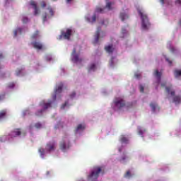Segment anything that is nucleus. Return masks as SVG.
Masks as SVG:
<instances>
[{
    "label": "nucleus",
    "instance_id": "c756f323",
    "mask_svg": "<svg viewBox=\"0 0 181 181\" xmlns=\"http://www.w3.org/2000/svg\"><path fill=\"white\" fill-rule=\"evenodd\" d=\"M43 111H45V110H38L37 112H35V115H37V117H40V115L43 114Z\"/></svg>",
    "mask_w": 181,
    "mask_h": 181
},
{
    "label": "nucleus",
    "instance_id": "393cba45",
    "mask_svg": "<svg viewBox=\"0 0 181 181\" xmlns=\"http://www.w3.org/2000/svg\"><path fill=\"white\" fill-rule=\"evenodd\" d=\"M119 18L122 19V21L124 22V21H125V18H128V16L125 13H121Z\"/></svg>",
    "mask_w": 181,
    "mask_h": 181
},
{
    "label": "nucleus",
    "instance_id": "4be33fe9",
    "mask_svg": "<svg viewBox=\"0 0 181 181\" xmlns=\"http://www.w3.org/2000/svg\"><path fill=\"white\" fill-rule=\"evenodd\" d=\"M105 50H106L107 53H112V52H114V48L112 47V45L105 47Z\"/></svg>",
    "mask_w": 181,
    "mask_h": 181
},
{
    "label": "nucleus",
    "instance_id": "7ed1b4c3",
    "mask_svg": "<svg viewBox=\"0 0 181 181\" xmlns=\"http://www.w3.org/2000/svg\"><path fill=\"white\" fill-rule=\"evenodd\" d=\"M113 104L118 110H121V108L125 107V100L122 98H115L113 100Z\"/></svg>",
    "mask_w": 181,
    "mask_h": 181
},
{
    "label": "nucleus",
    "instance_id": "4c0bfd02",
    "mask_svg": "<svg viewBox=\"0 0 181 181\" xmlns=\"http://www.w3.org/2000/svg\"><path fill=\"white\" fill-rule=\"evenodd\" d=\"M70 98H74V97H76V92H72L70 95H69Z\"/></svg>",
    "mask_w": 181,
    "mask_h": 181
},
{
    "label": "nucleus",
    "instance_id": "f257e3e1",
    "mask_svg": "<svg viewBox=\"0 0 181 181\" xmlns=\"http://www.w3.org/2000/svg\"><path fill=\"white\" fill-rule=\"evenodd\" d=\"M139 13L142 21V28L144 30H146V29H148V27L151 26V23H149V19H148V16H146V14H144V13H142L141 10L139 11Z\"/></svg>",
    "mask_w": 181,
    "mask_h": 181
},
{
    "label": "nucleus",
    "instance_id": "a878e982",
    "mask_svg": "<svg viewBox=\"0 0 181 181\" xmlns=\"http://www.w3.org/2000/svg\"><path fill=\"white\" fill-rule=\"evenodd\" d=\"M120 142L122 144H128V139L124 136L120 138Z\"/></svg>",
    "mask_w": 181,
    "mask_h": 181
},
{
    "label": "nucleus",
    "instance_id": "a211bd4d",
    "mask_svg": "<svg viewBox=\"0 0 181 181\" xmlns=\"http://www.w3.org/2000/svg\"><path fill=\"white\" fill-rule=\"evenodd\" d=\"M7 112H8L6 111V110H3L0 111V121H2V119H4V118L6 117Z\"/></svg>",
    "mask_w": 181,
    "mask_h": 181
},
{
    "label": "nucleus",
    "instance_id": "bb28decb",
    "mask_svg": "<svg viewBox=\"0 0 181 181\" xmlns=\"http://www.w3.org/2000/svg\"><path fill=\"white\" fill-rule=\"evenodd\" d=\"M112 5V3L111 2H107L106 4V6L105 8H107V9H108V11H111L112 9V7H111V6Z\"/></svg>",
    "mask_w": 181,
    "mask_h": 181
},
{
    "label": "nucleus",
    "instance_id": "8fccbe9b",
    "mask_svg": "<svg viewBox=\"0 0 181 181\" xmlns=\"http://www.w3.org/2000/svg\"><path fill=\"white\" fill-rule=\"evenodd\" d=\"M19 74H21V69L18 70V71L16 73L17 76H19Z\"/></svg>",
    "mask_w": 181,
    "mask_h": 181
},
{
    "label": "nucleus",
    "instance_id": "a19ab883",
    "mask_svg": "<svg viewBox=\"0 0 181 181\" xmlns=\"http://www.w3.org/2000/svg\"><path fill=\"white\" fill-rule=\"evenodd\" d=\"M41 6H42V8H46V2L42 1L41 2Z\"/></svg>",
    "mask_w": 181,
    "mask_h": 181
},
{
    "label": "nucleus",
    "instance_id": "49530a36",
    "mask_svg": "<svg viewBox=\"0 0 181 181\" xmlns=\"http://www.w3.org/2000/svg\"><path fill=\"white\" fill-rule=\"evenodd\" d=\"M125 159H127V156H124L123 157H122V158L120 159V162L122 160H125Z\"/></svg>",
    "mask_w": 181,
    "mask_h": 181
},
{
    "label": "nucleus",
    "instance_id": "5fc2aeb1",
    "mask_svg": "<svg viewBox=\"0 0 181 181\" xmlns=\"http://www.w3.org/2000/svg\"><path fill=\"white\" fill-rule=\"evenodd\" d=\"M2 57H4V56L2 55V54H0V59H2Z\"/></svg>",
    "mask_w": 181,
    "mask_h": 181
},
{
    "label": "nucleus",
    "instance_id": "f03ea898",
    "mask_svg": "<svg viewBox=\"0 0 181 181\" xmlns=\"http://www.w3.org/2000/svg\"><path fill=\"white\" fill-rule=\"evenodd\" d=\"M70 146H71V145H70V141H69L67 138H64L62 141L59 144V148L63 152H66L67 149L70 148Z\"/></svg>",
    "mask_w": 181,
    "mask_h": 181
},
{
    "label": "nucleus",
    "instance_id": "2eb2a0df",
    "mask_svg": "<svg viewBox=\"0 0 181 181\" xmlns=\"http://www.w3.org/2000/svg\"><path fill=\"white\" fill-rule=\"evenodd\" d=\"M154 76L157 78V83L159 84L160 83V78L162 77V73L159 72L158 70H156L154 72Z\"/></svg>",
    "mask_w": 181,
    "mask_h": 181
},
{
    "label": "nucleus",
    "instance_id": "ddd939ff",
    "mask_svg": "<svg viewBox=\"0 0 181 181\" xmlns=\"http://www.w3.org/2000/svg\"><path fill=\"white\" fill-rule=\"evenodd\" d=\"M22 134V132L21 131V129H15L13 131H12L10 134V136H12L13 138L16 136H19Z\"/></svg>",
    "mask_w": 181,
    "mask_h": 181
},
{
    "label": "nucleus",
    "instance_id": "6e6552de",
    "mask_svg": "<svg viewBox=\"0 0 181 181\" xmlns=\"http://www.w3.org/2000/svg\"><path fill=\"white\" fill-rule=\"evenodd\" d=\"M30 5H31V6H33L34 9L35 16H37V15H39V13H40V10H39V8H37V5L36 4V2L31 1L30 2Z\"/></svg>",
    "mask_w": 181,
    "mask_h": 181
},
{
    "label": "nucleus",
    "instance_id": "ea45409f",
    "mask_svg": "<svg viewBox=\"0 0 181 181\" xmlns=\"http://www.w3.org/2000/svg\"><path fill=\"white\" fill-rule=\"evenodd\" d=\"M134 77H135L136 78H141V74L136 73V74H134Z\"/></svg>",
    "mask_w": 181,
    "mask_h": 181
},
{
    "label": "nucleus",
    "instance_id": "9b49d317",
    "mask_svg": "<svg viewBox=\"0 0 181 181\" xmlns=\"http://www.w3.org/2000/svg\"><path fill=\"white\" fill-rule=\"evenodd\" d=\"M150 107H151L153 112H156V111H159L160 110V107H159V105H158V103H156L155 102L151 103Z\"/></svg>",
    "mask_w": 181,
    "mask_h": 181
},
{
    "label": "nucleus",
    "instance_id": "0eeeda50",
    "mask_svg": "<svg viewBox=\"0 0 181 181\" xmlns=\"http://www.w3.org/2000/svg\"><path fill=\"white\" fill-rule=\"evenodd\" d=\"M63 90V83H60L55 90V94L52 96L53 101H56L57 94H60Z\"/></svg>",
    "mask_w": 181,
    "mask_h": 181
},
{
    "label": "nucleus",
    "instance_id": "a18cd8bd",
    "mask_svg": "<svg viewBox=\"0 0 181 181\" xmlns=\"http://www.w3.org/2000/svg\"><path fill=\"white\" fill-rule=\"evenodd\" d=\"M175 4L176 5H181V0H176Z\"/></svg>",
    "mask_w": 181,
    "mask_h": 181
},
{
    "label": "nucleus",
    "instance_id": "3c124183",
    "mask_svg": "<svg viewBox=\"0 0 181 181\" xmlns=\"http://www.w3.org/2000/svg\"><path fill=\"white\" fill-rule=\"evenodd\" d=\"M111 65L112 66V64L114 63V58H112L110 60Z\"/></svg>",
    "mask_w": 181,
    "mask_h": 181
},
{
    "label": "nucleus",
    "instance_id": "72a5a7b5",
    "mask_svg": "<svg viewBox=\"0 0 181 181\" xmlns=\"http://www.w3.org/2000/svg\"><path fill=\"white\" fill-rule=\"evenodd\" d=\"M42 21L43 22H46V21H47V13H45V14L42 15Z\"/></svg>",
    "mask_w": 181,
    "mask_h": 181
},
{
    "label": "nucleus",
    "instance_id": "c85d7f7f",
    "mask_svg": "<svg viewBox=\"0 0 181 181\" xmlns=\"http://www.w3.org/2000/svg\"><path fill=\"white\" fill-rule=\"evenodd\" d=\"M18 32H20V33H22V28H17V30H16L14 31V37H16V36H18Z\"/></svg>",
    "mask_w": 181,
    "mask_h": 181
},
{
    "label": "nucleus",
    "instance_id": "f3484780",
    "mask_svg": "<svg viewBox=\"0 0 181 181\" xmlns=\"http://www.w3.org/2000/svg\"><path fill=\"white\" fill-rule=\"evenodd\" d=\"M85 129H86V126H85L84 124H78V125L77 126V127L76 128L75 132H76V134H77V132H78V131H83V130H84Z\"/></svg>",
    "mask_w": 181,
    "mask_h": 181
},
{
    "label": "nucleus",
    "instance_id": "1a4fd4ad",
    "mask_svg": "<svg viewBox=\"0 0 181 181\" xmlns=\"http://www.w3.org/2000/svg\"><path fill=\"white\" fill-rule=\"evenodd\" d=\"M71 29H67L66 33H62L61 37L70 40V36H71Z\"/></svg>",
    "mask_w": 181,
    "mask_h": 181
},
{
    "label": "nucleus",
    "instance_id": "5701e85b",
    "mask_svg": "<svg viewBox=\"0 0 181 181\" xmlns=\"http://www.w3.org/2000/svg\"><path fill=\"white\" fill-rule=\"evenodd\" d=\"M173 74H174L175 78H177V77H180L181 76V70L175 69L173 71Z\"/></svg>",
    "mask_w": 181,
    "mask_h": 181
},
{
    "label": "nucleus",
    "instance_id": "473e14b6",
    "mask_svg": "<svg viewBox=\"0 0 181 181\" xmlns=\"http://www.w3.org/2000/svg\"><path fill=\"white\" fill-rule=\"evenodd\" d=\"M95 11L99 12L100 13H104V9L101 8L100 7H97Z\"/></svg>",
    "mask_w": 181,
    "mask_h": 181
},
{
    "label": "nucleus",
    "instance_id": "58836bf2",
    "mask_svg": "<svg viewBox=\"0 0 181 181\" xmlns=\"http://www.w3.org/2000/svg\"><path fill=\"white\" fill-rule=\"evenodd\" d=\"M95 21H97V16L95 14L92 16V22H95Z\"/></svg>",
    "mask_w": 181,
    "mask_h": 181
},
{
    "label": "nucleus",
    "instance_id": "c03bdc74",
    "mask_svg": "<svg viewBox=\"0 0 181 181\" xmlns=\"http://www.w3.org/2000/svg\"><path fill=\"white\" fill-rule=\"evenodd\" d=\"M5 98V94L4 95H0V101H2Z\"/></svg>",
    "mask_w": 181,
    "mask_h": 181
},
{
    "label": "nucleus",
    "instance_id": "39448f33",
    "mask_svg": "<svg viewBox=\"0 0 181 181\" xmlns=\"http://www.w3.org/2000/svg\"><path fill=\"white\" fill-rule=\"evenodd\" d=\"M161 87H165V91L168 94H170L173 97L175 95V90H172L173 86L170 84L168 86H166V82H163L161 83Z\"/></svg>",
    "mask_w": 181,
    "mask_h": 181
},
{
    "label": "nucleus",
    "instance_id": "de8ad7c7",
    "mask_svg": "<svg viewBox=\"0 0 181 181\" xmlns=\"http://www.w3.org/2000/svg\"><path fill=\"white\" fill-rule=\"evenodd\" d=\"M46 60H47V62H50V60H52V57H46Z\"/></svg>",
    "mask_w": 181,
    "mask_h": 181
},
{
    "label": "nucleus",
    "instance_id": "f8f14e48",
    "mask_svg": "<svg viewBox=\"0 0 181 181\" xmlns=\"http://www.w3.org/2000/svg\"><path fill=\"white\" fill-rule=\"evenodd\" d=\"M100 32H101V28H98V30L95 35V40H93V45H97L98 40H100Z\"/></svg>",
    "mask_w": 181,
    "mask_h": 181
},
{
    "label": "nucleus",
    "instance_id": "7c9ffc66",
    "mask_svg": "<svg viewBox=\"0 0 181 181\" xmlns=\"http://www.w3.org/2000/svg\"><path fill=\"white\" fill-rule=\"evenodd\" d=\"M48 10H49V12L50 17L53 16L54 15V11H53V8L49 7Z\"/></svg>",
    "mask_w": 181,
    "mask_h": 181
},
{
    "label": "nucleus",
    "instance_id": "aec40b11",
    "mask_svg": "<svg viewBox=\"0 0 181 181\" xmlns=\"http://www.w3.org/2000/svg\"><path fill=\"white\" fill-rule=\"evenodd\" d=\"M40 35L39 34V30H37L34 33V34L31 36V39L33 40H36V39H39Z\"/></svg>",
    "mask_w": 181,
    "mask_h": 181
},
{
    "label": "nucleus",
    "instance_id": "4d7b16f0",
    "mask_svg": "<svg viewBox=\"0 0 181 181\" xmlns=\"http://www.w3.org/2000/svg\"><path fill=\"white\" fill-rule=\"evenodd\" d=\"M57 128H59V124H57V127H55L56 129H57Z\"/></svg>",
    "mask_w": 181,
    "mask_h": 181
},
{
    "label": "nucleus",
    "instance_id": "bf43d9fd",
    "mask_svg": "<svg viewBox=\"0 0 181 181\" xmlns=\"http://www.w3.org/2000/svg\"><path fill=\"white\" fill-rule=\"evenodd\" d=\"M122 149L121 148H119V152H122Z\"/></svg>",
    "mask_w": 181,
    "mask_h": 181
},
{
    "label": "nucleus",
    "instance_id": "603ef678",
    "mask_svg": "<svg viewBox=\"0 0 181 181\" xmlns=\"http://www.w3.org/2000/svg\"><path fill=\"white\" fill-rule=\"evenodd\" d=\"M122 33H126L127 30H125V29H122Z\"/></svg>",
    "mask_w": 181,
    "mask_h": 181
},
{
    "label": "nucleus",
    "instance_id": "2f4dec72",
    "mask_svg": "<svg viewBox=\"0 0 181 181\" xmlns=\"http://www.w3.org/2000/svg\"><path fill=\"white\" fill-rule=\"evenodd\" d=\"M35 127L37 129H40V128H42V124L40 122H37L35 124Z\"/></svg>",
    "mask_w": 181,
    "mask_h": 181
},
{
    "label": "nucleus",
    "instance_id": "6e6d98bb",
    "mask_svg": "<svg viewBox=\"0 0 181 181\" xmlns=\"http://www.w3.org/2000/svg\"><path fill=\"white\" fill-rule=\"evenodd\" d=\"M179 25L181 26V20L179 21Z\"/></svg>",
    "mask_w": 181,
    "mask_h": 181
},
{
    "label": "nucleus",
    "instance_id": "4468645a",
    "mask_svg": "<svg viewBox=\"0 0 181 181\" xmlns=\"http://www.w3.org/2000/svg\"><path fill=\"white\" fill-rule=\"evenodd\" d=\"M52 104H53V101L49 100L48 103H41L40 105L43 107L44 110H47V108H50V107H52Z\"/></svg>",
    "mask_w": 181,
    "mask_h": 181
},
{
    "label": "nucleus",
    "instance_id": "412c9836",
    "mask_svg": "<svg viewBox=\"0 0 181 181\" xmlns=\"http://www.w3.org/2000/svg\"><path fill=\"white\" fill-rule=\"evenodd\" d=\"M95 69H96L95 64H91L88 67V73H91V71H95Z\"/></svg>",
    "mask_w": 181,
    "mask_h": 181
},
{
    "label": "nucleus",
    "instance_id": "20e7f679",
    "mask_svg": "<svg viewBox=\"0 0 181 181\" xmlns=\"http://www.w3.org/2000/svg\"><path fill=\"white\" fill-rule=\"evenodd\" d=\"M76 49L74 48L72 54H71V60L74 63H81L83 59L78 57V54H76Z\"/></svg>",
    "mask_w": 181,
    "mask_h": 181
},
{
    "label": "nucleus",
    "instance_id": "f704fd0d",
    "mask_svg": "<svg viewBox=\"0 0 181 181\" xmlns=\"http://www.w3.org/2000/svg\"><path fill=\"white\" fill-rule=\"evenodd\" d=\"M22 21L23 23H28L29 22V18H28V17H23Z\"/></svg>",
    "mask_w": 181,
    "mask_h": 181
},
{
    "label": "nucleus",
    "instance_id": "b1692460",
    "mask_svg": "<svg viewBox=\"0 0 181 181\" xmlns=\"http://www.w3.org/2000/svg\"><path fill=\"white\" fill-rule=\"evenodd\" d=\"M38 152L40 153V156L43 159L45 158V148H40Z\"/></svg>",
    "mask_w": 181,
    "mask_h": 181
},
{
    "label": "nucleus",
    "instance_id": "052dcab7",
    "mask_svg": "<svg viewBox=\"0 0 181 181\" xmlns=\"http://www.w3.org/2000/svg\"><path fill=\"white\" fill-rule=\"evenodd\" d=\"M102 25H104V21L102 22Z\"/></svg>",
    "mask_w": 181,
    "mask_h": 181
},
{
    "label": "nucleus",
    "instance_id": "79ce46f5",
    "mask_svg": "<svg viewBox=\"0 0 181 181\" xmlns=\"http://www.w3.org/2000/svg\"><path fill=\"white\" fill-rule=\"evenodd\" d=\"M165 60H166V62H168V64H170V66H172V61H170L169 59V58H165Z\"/></svg>",
    "mask_w": 181,
    "mask_h": 181
},
{
    "label": "nucleus",
    "instance_id": "37998d69",
    "mask_svg": "<svg viewBox=\"0 0 181 181\" xmlns=\"http://www.w3.org/2000/svg\"><path fill=\"white\" fill-rule=\"evenodd\" d=\"M139 89H140V92H141V93H144V86H139Z\"/></svg>",
    "mask_w": 181,
    "mask_h": 181
},
{
    "label": "nucleus",
    "instance_id": "6ab92c4d",
    "mask_svg": "<svg viewBox=\"0 0 181 181\" xmlns=\"http://www.w3.org/2000/svg\"><path fill=\"white\" fill-rule=\"evenodd\" d=\"M173 103H175V104H180V103H181L180 96H178V95L174 96L173 98Z\"/></svg>",
    "mask_w": 181,
    "mask_h": 181
},
{
    "label": "nucleus",
    "instance_id": "c9c22d12",
    "mask_svg": "<svg viewBox=\"0 0 181 181\" xmlns=\"http://www.w3.org/2000/svg\"><path fill=\"white\" fill-rule=\"evenodd\" d=\"M67 104H69V102H68V101L65 102L64 104H63V105L61 106V109H62V110H64V108H66Z\"/></svg>",
    "mask_w": 181,
    "mask_h": 181
},
{
    "label": "nucleus",
    "instance_id": "cd10ccee",
    "mask_svg": "<svg viewBox=\"0 0 181 181\" xmlns=\"http://www.w3.org/2000/svg\"><path fill=\"white\" fill-rule=\"evenodd\" d=\"M132 176V175L131 174V171L128 170L126 172V173L124 174V177L129 179V177H131Z\"/></svg>",
    "mask_w": 181,
    "mask_h": 181
},
{
    "label": "nucleus",
    "instance_id": "09e8293b",
    "mask_svg": "<svg viewBox=\"0 0 181 181\" xmlns=\"http://www.w3.org/2000/svg\"><path fill=\"white\" fill-rule=\"evenodd\" d=\"M160 2L162 5H165V0H160Z\"/></svg>",
    "mask_w": 181,
    "mask_h": 181
},
{
    "label": "nucleus",
    "instance_id": "680f3d73",
    "mask_svg": "<svg viewBox=\"0 0 181 181\" xmlns=\"http://www.w3.org/2000/svg\"><path fill=\"white\" fill-rule=\"evenodd\" d=\"M103 36H105V34H104Z\"/></svg>",
    "mask_w": 181,
    "mask_h": 181
},
{
    "label": "nucleus",
    "instance_id": "423d86ee",
    "mask_svg": "<svg viewBox=\"0 0 181 181\" xmlns=\"http://www.w3.org/2000/svg\"><path fill=\"white\" fill-rule=\"evenodd\" d=\"M56 149V141H49L46 144L45 151L47 152H52Z\"/></svg>",
    "mask_w": 181,
    "mask_h": 181
},
{
    "label": "nucleus",
    "instance_id": "864d4df0",
    "mask_svg": "<svg viewBox=\"0 0 181 181\" xmlns=\"http://www.w3.org/2000/svg\"><path fill=\"white\" fill-rule=\"evenodd\" d=\"M67 4H70V2H71L72 0H66Z\"/></svg>",
    "mask_w": 181,
    "mask_h": 181
},
{
    "label": "nucleus",
    "instance_id": "13d9d810",
    "mask_svg": "<svg viewBox=\"0 0 181 181\" xmlns=\"http://www.w3.org/2000/svg\"><path fill=\"white\" fill-rule=\"evenodd\" d=\"M0 142H3L2 138L0 137Z\"/></svg>",
    "mask_w": 181,
    "mask_h": 181
},
{
    "label": "nucleus",
    "instance_id": "9d476101",
    "mask_svg": "<svg viewBox=\"0 0 181 181\" xmlns=\"http://www.w3.org/2000/svg\"><path fill=\"white\" fill-rule=\"evenodd\" d=\"M31 45L34 49H37V50H42V49H43V44L40 42L35 41L31 42Z\"/></svg>",
    "mask_w": 181,
    "mask_h": 181
},
{
    "label": "nucleus",
    "instance_id": "e433bc0d",
    "mask_svg": "<svg viewBox=\"0 0 181 181\" xmlns=\"http://www.w3.org/2000/svg\"><path fill=\"white\" fill-rule=\"evenodd\" d=\"M14 87H15V83H10L8 85V88H13Z\"/></svg>",
    "mask_w": 181,
    "mask_h": 181
},
{
    "label": "nucleus",
    "instance_id": "dca6fc26",
    "mask_svg": "<svg viewBox=\"0 0 181 181\" xmlns=\"http://www.w3.org/2000/svg\"><path fill=\"white\" fill-rule=\"evenodd\" d=\"M137 131H138L139 135H140L141 136H142V138H144V134H145V132H146V129H143L141 127H139L137 128Z\"/></svg>",
    "mask_w": 181,
    "mask_h": 181
}]
</instances>
